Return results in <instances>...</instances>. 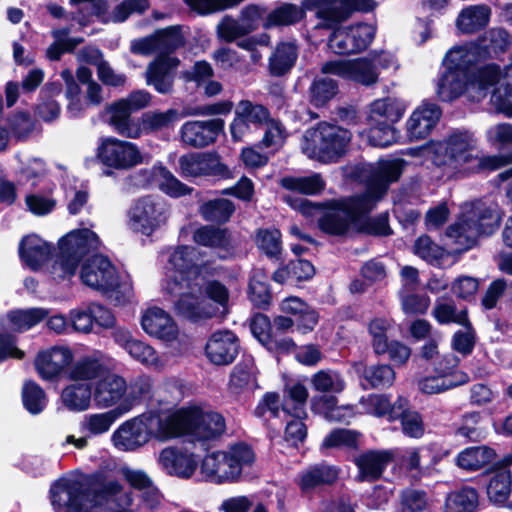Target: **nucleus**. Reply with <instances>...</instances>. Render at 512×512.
Masks as SVG:
<instances>
[{
  "mask_svg": "<svg viewBox=\"0 0 512 512\" xmlns=\"http://www.w3.org/2000/svg\"><path fill=\"white\" fill-rule=\"evenodd\" d=\"M404 161L402 159L379 160L374 164H362L355 168L358 176L366 181V189L325 203H314L307 199H292L286 202L306 217L319 216L318 227L328 235L344 236L363 228V220L386 194L389 185L399 179Z\"/></svg>",
  "mask_w": 512,
  "mask_h": 512,
  "instance_id": "nucleus-1",
  "label": "nucleus"
},
{
  "mask_svg": "<svg viewBox=\"0 0 512 512\" xmlns=\"http://www.w3.org/2000/svg\"><path fill=\"white\" fill-rule=\"evenodd\" d=\"M201 253L194 246H178L168 259L163 290L177 298L176 311L183 317L199 321L215 314L211 305L202 297L207 267L200 261Z\"/></svg>",
  "mask_w": 512,
  "mask_h": 512,
  "instance_id": "nucleus-2",
  "label": "nucleus"
},
{
  "mask_svg": "<svg viewBox=\"0 0 512 512\" xmlns=\"http://www.w3.org/2000/svg\"><path fill=\"white\" fill-rule=\"evenodd\" d=\"M50 498L57 512H89L102 502L114 503L115 512H130L132 504L131 494L102 473L61 478L52 485Z\"/></svg>",
  "mask_w": 512,
  "mask_h": 512,
  "instance_id": "nucleus-3",
  "label": "nucleus"
},
{
  "mask_svg": "<svg viewBox=\"0 0 512 512\" xmlns=\"http://www.w3.org/2000/svg\"><path fill=\"white\" fill-rule=\"evenodd\" d=\"M426 149L432 163L449 176H465L483 168L496 169L500 166L497 157L481 155L478 139L465 129H454L441 139L431 140Z\"/></svg>",
  "mask_w": 512,
  "mask_h": 512,
  "instance_id": "nucleus-4",
  "label": "nucleus"
},
{
  "mask_svg": "<svg viewBox=\"0 0 512 512\" xmlns=\"http://www.w3.org/2000/svg\"><path fill=\"white\" fill-rule=\"evenodd\" d=\"M500 221L496 207L481 201L466 203L457 220L445 230L446 245L455 253L466 252L475 247L481 237L493 234Z\"/></svg>",
  "mask_w": 512,
  "mask_h": 512,
  "instance_id": "nucleus-5",
  "label": "nucleus"
},
{
  "mask_svg": "<svg viewBox=\"0 0 512 512\" xmlns=\"http://www.w3.org/2000/svg\"><path fill=\"white\" fill-rule=\"evenodd\" d=\"M167 414L171 440L186 437L194 444L205 445L226 431V422L220 413L197 405L167 409Z\"/></svg>",
  "mask_w": 512,
  "mask_h": 512,
  "instance_id": "nucleus-6",
  "label": "nucleus"
},
{
  "mask_svg": "<svg viewBox=\"0 0 512 512\" xmlns=\"http://www.w3.org/2000/svg\"><path fill=\"white\" fill-rule=\"evenodd\" d=\"M168 414L165 409H151L123 422L112 434L113 446L123 452H133L145 446L152 438L159 442L171 441Z\"/></svg>",
  "mask_w": 512,
  "mask_h": 512,
  "instance_id": "nucleus-7",
  "label": "nucleus"
},
{
  "mask_svg": "<svg viewBox=\"0 0 512 512\" xmlns=\"http://www.w3.org/2000/svg\"><path fill=\"white\" fill-rule=\"evenodd\" d=\"M500 67L486 64L473 73L446 67L437 87L442 101H452L466 93L472 101H480L487 96L492 86L499 80Z\"/></svg>",
  "mask_w": 512,
  "mask_h": 512,
  "instance_id": "nucleus-8",
  "label": "nucleus"
},
{
  "mask_svg": "<svg viewBox=\"0 0 512 512\" xmlns=\"http://www.w3.org/2000/svg\"><path fill=\"white\" fill-rule=\"evenodd\" d=\"M351 138L349 130L322 122L304 132L301 150L310 159L322 163L336 162L346 153Z\"/></svg>",
  "mask_w": 512,
  "mask_h": 512,
  "instance_id": "nucleus-9",
  "label": "nucleus"
},
{
  "mask_svg": "<svg viewBox=\"0 0 512 512\" xmlns=\"http://www.w3.org/2000/svg\"><path fill=\"white\" fill-rule=\"evenodd\" d=\"M99 246V237L88 228L67 233L58 242L59 252L50 269L53 279L64 280L74 276L83 257Z\"/></svg>",
  "mask_w": 512,
  "mask_h": 512,
  "instance_id": "nucleus-10",
  "label": "nucleus"
},
{
  "mask_svg": "<svg viewBox=\"0 0 512 512\" xmlns=\"http://www.w3.org/2000/svg\"><path fill=\"white\" fill-rule=\"evenodd\" d=\"M151 95L145 90H137L126 98L115 101L108 106L109 124L122 137L137 139L142 135L140 120L133 119L131 114L149 105Z\"/></svg>",
  "mask_w": 512,
  "mask_h": 512,
  "instance_id": "nucleus-11",
  "label": "nucleus"
},
{
  "mask_svg": "<svg viewBox=\"0 0 512 512\" xmlns=\"http://www.w3.org/2000/svg\"><path fill=\"white\" fill-rule=\"evenodd\" d=\"M233 103L228 100L198 107H186L181 112L176 109L149 111L142 115L140 124L143 132H154L172 127L181 118L188 116H215L228 114Z\"/></svg>",
  "mask_w": 512,
  "mask_h": 512,
  "instance_id": "nucleus-12",
  "label": "nucleus"
},
{
  "mask_svg": "<svg viewBox=\"0 0 512 512\" xmlns=\"http://www.w3.org/2000/svg\"><path fill=\"white\" fill-rule=\"evenodd\" d=\"M96 157L102 165L115 170H129L145 162L144 154L135 143L113 136L99 139Z\"/></svg>",
  "mask_w": 512,
  "mask_h": 512,
  "instance_id": "nucleus-13",
  "label": "nucleus"
},
{
  "mask_svg": "<svg viewBox=\"0 0 512 512\" xmlns=\"http://www.w3.org/2000/svg\"><path fill=\"white\" fill-rule=\"evenodd\" d=\"M170 209L163 201L152 197L139 199L128 212V226L145 236L152 235L166 225Z\"/></svg>",
  "mask_w": 512,
  "mask_h": 512,
  "instance_id": "nucleus-14",
  "label": "nucleus"
},
{
  "mask_svg": "<svg viewBox=\"0 0 512 512\" xmlns=\"http://www.w3.org/2000/svg\"><path fill=\"white\" fill-rule=\"evenodd\" d=\"M305 9H316L320 22L317 27L333 28L346 20L353 9L368 11L374 8L373 0H305Z\"/></svg>",
  "mask_w": 512,
  "mask_h": 512,
  "instance_id": "nucleus-15",
  "label": "nucleus"
},
{
  "mask_svg": "<svg viewBox=\"0 0 512 512\" xmlns=\"http://www.w3.org/2000/svg\"><path fill=\"white\" fill-rule=\"evenodd\" d=\"M80 279L86 286L103 294L116 293L120 287L116 268L102 255L93 256L83 264Z\"/></svg>",
  "mask_w": 512,
  "mask_h": 512,
  "instance_id": "nucleus-16",
  "label": "nucleus"
},
{
  "mask_svg": "<svg viewBox=\"0 0 512 512\" xmlns=\"http://www.w3.org/2000/svg\"><path fill=\"white\" fill-rule=\"evenodd\" d=\"M184 44V36L179 26L159 29L153 34L131 42V52L149 56L171 57L170 54Z\"/></svg>",
  "mask_w": 512,
  "mask_h": 512,
  "instance_id": "nucleus-17",
  "label": "nucleus"
},
{
  "mask_svg": "<svg viewBox=\"0 0 512 512\" xmlns=\"http://www.w3.org/2000/svg\"><path fill=\"white\" fill-rule=\"evenodd\" d=\"M131 409L132 404L126 402L119 404L118 407L113 410L87 414L80 422V430L85 436L76 438L73 435H68L65 442L74 445L78 449H83L87 446L89 437L100 436L107 433L113 423Z\"/></svg>",
  "mask_w": 512,
  "mask_h": 512,
  "instance_id": "nucleus-18",
  "label": "nucleus"
},
{
  "mask_svg": "<svg viewBox=\"0 0 512 512\" xmlns=\"http://www.w3.org/2000/svg\"><path fill=\"white\" fill-rule=\"evenodd\" d=\"M270 117V111L266 106L250 100L239 101L230 124L232 139L243 141L253 132V128L259 129L265 122L269 121Z\"/></svg>",
  "mask_w": 512,
  "mask_h": 512,
  "instance_id": "nucleus-19",
  "label": "nucleus"
},
{
  "mask_svg": "<svg viewBox=\"0 0 512 512\" xmlns=\"http://www.w3.org/2000/svg\"><path fill=\"white\" fill-rule=\"evenodd\" d=\"M321 72L353 80L365 86L373 85L378 81L376 64L370 58L328 61L322 65Z\"/></svg>",
  "mask_w": 512,
  "mask_h": 512,
  "instance_id": "nucleus-20",
  "label": "nucleus"
},
{
  "mask_svg": "<svg viewBox=\"0 0 512 512\" xmlns=\"http://www.w3.org/2000/svg\"><path fill=\"white\" fill-rule=\"evenodd\" d=\"M157 463L164 473L181 479L191 478L198 467L197 456L176 445L163 448L157 456Z\"/></svg>",
  "mask_w": 512,
  "mask_h": 512,
  "instance_id": "nucleus-21",
  "label": "nucleus"
},
{
  "mask_svg": "<svg viewBox=\"0 0 512 512\" xmlns=\"http://www.w3.org/2000/svg\"><path fill=\"white\" fill-rule=\"evenodd\" d=\"M438 105L423 102L414 109L405 123L406 136L410 141L425 139L433 131L441 118Z\"/></svg>",
  "mask_w": 512,
  "mask_h": 512,
  "instance_id": "nucleus-22",
  "label": "nucleus"
},
{
  "mask_svg": "<svg viewBox=\"0 0 512 512\" xmlns=\"http://www.w3.org/2000/svg\"><path fill=\"white\" fill-rule=\"evenodd\" d=\"M223 128L222 119L187 121L180 128L181 140L187 146L203 148L215 142Z\"/></svg>",
  "mask_w": 512,
  "mask_h": 512,
  "instance_id": "nucleus-23",
  "label": "nucleus"
},
{
  "mask_svg": "<svg viewBox=\"0 0 512 512\" xmlns=\"http://www.w3.org/2000/svg\"><path fill=\"white\" fill-rule=\"evenodd\" d=\"M142 329L149 336L165 343H173L178 339L179 329L174 319L159 307H150L142 314Z\"/></svg>",
  "mask_w": 512,
  "mask_h": 512,
  "instance_id": "nucleus-24",
  "label": "nucleus"
},
{
  "mask_svg": "<svg viewBox=\"0 0 512 512\" xmlns=\"http://www.w3.org/2000/svg\"><path fill=\"white\" fill-rule=\"evenodd\" d=\"M137 177L141 178L138 183L142 186L155 184L158 188L170 197H181L191 192V188L179 181L166 167L156 164L151 168L138 171Z\"/></svg>",
  "mask_w": 512,
  "mask_h": 512,
  "instance_id": "nucleus-25",
  "label": "nucleus"
},
{
  "mask_svg": "<svg viewBox=\"0 0 512 512\" xmlns=\"http://www.w3.org/2000/svg\"><path fill=\"white\" fill-rule=\"evenodd\" d=\"M238 341L229 330L214 332L208 339L205 353L215 365H227L233 362L238 354Z\"/></svg>",
  "mask_w": 512,
  "mask_h": 512,
  "instance_id": "nucleus-26",
  "label": "nucleus"
},
{
  "mask_svg": "<svg viewBox=\"0 0 512 512\" xmlns=\"http://www.w3.org/2000/svg\"><path fill=\"white\" fill-rule=\"evenodd\" d=\"M178 65L179 60L176 57L157 56L147 67L146 83L153 86L158 93H170L173 88V72Z\"/></svg>",
  "mask_w": 512,
  "mask_h": 512,
  "instance_id": "nucleus-27",
  "label": "nucleus"
},
{
  "mask_svg": "<svg viewBox=\"0 0 512 512\" xmlns=\"http://www.w3.org/2000/svg\"><path fill=\"white\" fill-rule=\"evenodd\" d=\"M73 354L68 347L55 346L40 352L35 359V367L45 380L57 377L72 361Z\"/></svg>",
  "mask_w": 512,
  "mask_h": 512,
  "instance_id": "nucleus-28",
  "label": "nucleus"
},
{
  "mask_svg": "<svg viewBox=\"0 0 512 512\" xmlns=\"http://www.w3.org/2000/svg\"><path fill=\"white\" fill-rule=\"evenodd\" d=\"M127 383L116 374H105L97 381L93 390V399L98 408H109L119 403L127 393Z\"/></svg>",
  "mask_w": 512,
  "mask_h": 512,
  "instance_id": "nucleus-29",
  "label": "nucleus"
},
{
  "mask_svg": "<svg viewBox=\"0 0 512 512\" xmlns=\"http://www.w3.org/2000/svg\"><path fill=\"white\" fill-rule=\"evenodd\" d=\"M108 371L106 358L100 353H95L76 360L68 368L67 377L75 382L88 383L92 380H100Z\"/></svg>",
  "mask_w": 512,
  "mask_h": 512,
  "instance_id": "nucleus-30",
  "label": "nucleus"
},
{
  "mask_svg": "<svg viewBox=\"0 0 512 512\" xmlns=\"http://www.w3.org/2000/svg\"><path fill=\"white\" fill-rule=\"evenodd\" d=\"M200 471L207 481L215 484L237 482L232 466L223 450L205 455L200 465Z\"/></svg>",
  "mask_w": 512,
  "mask_h": 512,
  "instance_id": "nucleus-31",
  "label": "nucleus"
},
{
  "mask_svg": "<svg viewBox=\"0 0 512 512\" xmlns=\"http://www.w3.org/2000/svg\"><path fill=\"white\" fill-rule=\"evenodd\" d=\"M392 460L390 451H368L355 457L358 468V481H374L381 477L383 471Z\"/></svg>",
  "mask_w": 512,
  "mask_h": 512,
  "instance_id": "nucleus-32",
  "label": "nucleus"
},
{
  "mask_svg": "<svg viewBox=\"0 0 512 512\" xmlns=\"http://www.w3.org/2000/svg\"><path fill=\"white\" fill-rule=\"evenodd\" d=\"M407 104L398 98L385 97L373 101L370 105L368 122L381 125L383 123L394 125L404 115Z\"/></svg>",
  "mask_w": 512,
  "mask_h": 512,
  "instance_id": "nucleus-33",
  "label": "nucleus"
},
{
  "mask_svg": "<svg viewBox=\"0 0 512 512\" xmlns=\"http://www.w3.org/2000/svg\"><path fill=\"white\" fill-rule=\"evenodd\" d=\"M491 15V8L486 4L468 5L459 12L455 25L462 34H475L489 24Z\"/></svg>",
  "mask_w": 512,
  "mask_h": 512,
  "instance_id": "nucleus-34",
  "label": "nucleus"
},
{
  "mask_svg": "<svg viewBox=\"0 0 512 512\" xmlns=\"http://www.w3.org/2000/svg\"><path fill=\"white\" fill-rule=\"evenodd\" d=\"M51 253L52 246L35 234L24 237L19 244L20 258L32 270L39 269Z\"/></svg>",
  "mask_w": 512,
  "mask_h": 512,
  "instance_id": "nucleus-35",
  "label": "nucleus"
},
{
  "mask_svg": "<svg viewBox=\"0 0 512 512\" xmlns=\"http://www.w3.org/2000/svg\"><path fill=\"white\" fill-rule=\"evenodd\" d=\"M180 173L183 177H199L218 172V159L207 153H191L179 158Z\"/></svg>",
  "mask_w": 512,
  "mask_h": 512,
  "instance_id": "nucleus-36",
  "label": "nucleus"
},
{
  "mask_svg": "<svg viewBox=\"0 0 512 512\" xmlns=\"http://www.w3.org/2000/svg\"><path fill=\"white\" fill-rule=\"evenodd\" d=\"M481 53V48L475 41L454 46L446 53L444 65L445 67L470 73L471 67L481 59H484Z\"/></svg>",
  "mask_w": 512,
  "mask_h": 512,
  "instance_id": "nucleus-37",
  "label": "nucleus"
},
{
  "mask_svg": "<svg viewBox=\"0 0 512 512\" xmlns=\"http://www.w3.org/2000/svg\"><path fill=\"white\" fill-rule=\"evenodd\" d=\"M193 241L198 245L218 249L220 257L228 256L232 249L231 236L226 229L210 225L202 226L193 233Z\"/></svg>",
  "mask_w": 512,
  "mask_h": 512,
  "instance_id": "nucleus-38",
  "label": "nucleus"
},
{
  "mask_svg": "<svg viewBox=\"0 0 512 512\" xmlns=\"http://www.w3.org/2000/svg\"><path fill=\"white\" fill-rule=\"evenodd\" d=\"M401 403H404L402 397L391 403L390 399L382 394H371L360 400V405L365 413L375 417H386L389 421L397 420V413L401 412Z\"/></svg>",
  "mask_w": 512,
  "mask_h": 512,
  "instance_id": "nucleus-39",
  "label": "nucleus"
},
{
  "mask_svg": "<svg viewBox=\"0 0 512 512\" xmlns=\"http://www.w3.org/2000/svg\"><path fill=\"white\" fill-rule=\"evenodd\" d=\"M496 452L493 448L480 445L463 449L456 458V464L466 471H477L494 462Z\"/></svg>",
  "mask_w": 512,
  "mask_h": 512,
  "instance_id": "nucleus-40",
  "label": "nucleus"
},
{
  "mask_svg": "<svg viewBox=\"0 0 512 512\" xmlns=\"http://www.w3.org/2000/svg\"><path fill=\"white\" fill-rule=\"evenodd\" d=\"M298 47L294 42L279 43L269 57V72L273 76H283L295 65Z\"/></svg>",
  "mask_w": 512,
  "mask_h": 512,
  "instance_id": "nucleus-41",
  "label": "nucleus"
},
{
  "mask_svg": "<svg viewBox=\"0 0 512 512\" xmlns=\"http://www.w3.org/2000/svg\"><path fill=\"white\" fill-rule=\"evenodd\" d=\"M257 387L255 367L251 360L238 363L230 376L229 391L235 396L252 392Z\"/></svg>",
  "mask_w": 512,
  "mask_h": 512,
  "instance_id": "nucleus-42",
  "label": "nucleus"
},
{
  "mask_svg": "<svg viewBox=\"0 0 512 512\" xmlns=\"http://www.w3.org/2000/svg\"><path fill=\"white\" fill-rule=\"evenodd\" d=\"M92 387L89 383H72L61 392V401L72 412H83L90 407Z\"/></svg>",
  "mask_w": 512,
  "mask_h": 512,
  "instance_id": "nucleus-43",
  "label": "nucleus"
},
{
  "mask_svg": "<svg viewBox=\"0 0 512 512\" xmlns=\"http://www.w3.org/2000/svg\"><path fill=\"white\" fill-rule=\"evenodd\" d=\"M312 410L329 421L349 422L354 416L351 406H337L334 396L314 397L311 402Z\"/></svg>",
  "mask_w": 512,
  "mask_h": 512,
  "instance_id": "nucleus-44",
  "label": "nucleus"
},
{
  "mask_svg": "<svg viewBox=\"0 0 512 512\" xmlns=\"http://www.w3.org/2000/svg\"><path fill=\"white\" fill-rule=\"evenodd\" d=\"M453 378L454 379L442 373H437V375L434 376H426L419 380L418 388L424 394H438L466 384L469 381V376L462 371L456 372Z\"/></svg>",
  "mask_w": 512,
  "mask_h": 512,
  "instance_id": "nucleus-45",
  "label": "nucleus"
},
{
  "mask_svg": "<svg viewBox=\"0 0 512 512\" xmlns=\"http://www.w3.org/2000/svg\"><path fill=\"white\" fill-rule=\"evenodd\" d=\"M337 478L336 467L326 464L314 465L301 472L299 486L303 491H309L320 485L332 484Z\"/></svg>",
  "mask_w": 512,
  "mask_h": 512,
  "instance_id": "nucleus-46",
  "label": "nucleus"
},
{
  "mask_svg": "<svg viewBox=\"0 0 512 512\" xmlns=\"http://www.w3.org/2000/svg\"><path fill=\"white\" fill-rule=\"evenodd\" d=\"M478 493L475 488L462 487L449 493L445 499L443 512H476Z\"/></svg>",
  "mask_w": 512,
  "mask_h": 512,
  "instance_id": "nucleus-47",
  "label": "nucleus"
},
{
  "mask_svg": "<svg viewBox=\"0 0 512 512\" xmlns=\"http://www.w3.org/2000/svg\"><path fill=\"white\" fill-rule=\"evenodd\" d=\"M223 451L228 458L236 480L238 481L244 470L250 468L254 463L255 453L249 445L243 442L230 445Z\"/></svg>",
  "mask_w": 512,
  "mask_h": 512,
  "instance_id": "nucleus-48",
  "label": "nucleus"
},
{
  "mask_svg": "<svg viewBox=\"0 0 512 512\" xmlns=\"http://www.w3.org/2000/svg\"><path fill=\"white\" fill-rule=\"evenodd\" d=\"M48 314L44 308L17 309L8 312L7 319L14 331L24 332L39 324Z\"/></svg>",
  "mask_w": 512,
  "mask_h": 512,
  "instance_id": "nucleus-49",
  "label": "nucleus"
},
{
  "mask_svg": "<svg viewBox=\"0 0 512 512\" xmlns=\"http://www.w3.org/2000/svg\"><path fill=\"white\" fill-rule=\"evenodd\" d=\"M354 367L356 372L361 374L372 388L390 386L395 380L394 370L386 364L366 367L363 363L359 362Z\"/></svg>",
  "mask_w": 512,
  "mask_h": 512,
  "instance_id": "nucleus-50",
  "label": "nucleus"
},
{
  "mask_svg": "<svg viewBox=\"0 0 512 512\" xmlns=\"http://www.w3.org/2000/svg\"><path fill=\"white\" fill-rule=\"evenodd\" d=\"M305 15L304 9L295 4H282L273 9L266 17L265 28L290 26L298 23Z\"/></svg>",
  "mask_w": 512,
  "mask_h": 512,
  "instance_id": "nucleus-51",
  "label": "nucleus"
},
{
  "mask_svg": "<svg viewBox=\"0 0 512 512\" xmlns=\"http://www.w3.org/2000/svg\"><path fill=\"white\" fill-rule=\"evenodd\" d=\"M308 398L306 387L300 383L287 386L286 396L282 403L284 413L294 418H303L306 415L305 405Z\"/></svg>",
  "mask_w": 512,
  "mask_h": 512,
  "instance_id": "nucleus-52",
  "label": "nucleus"
},
{
  "mask_svg": "<svg viewBox=\"0 0 512 512\" xmlns=\"http://www.w3.org/2000/svg\"><path fill=\"white\" fill-rule=\"evenodd\" d=\"M311 384L314 390L327 394L341 393L346 387L342 374L332 369L316 372L311 378Z\"/></svg>",
  "mask_w": 512,
  "mask_h": 512,
  "instance_id": "nucleus-53",
  "label": "nucleus"
},
{
  "mask_svg": "<svg viewBox=\"0 0 512 512\" xmlns=\"http://www.w3.org/2000/svg\"><path fill=\"white\" fill-rule=\"evenodd\" d=\"M512 489V475L507 470L496 472L487 486V495L491 502L503 505L508 500Z\"/></svg>",
  "mask_w": 512,
  "mask_h": 512,
  "instance_id": "nucleus-54",
  "label": "nucleus"
},
{
  "mask_svg": "<svg viewBox=\"0 0 512 512\" xmlns=\"http://www.w3.org/2000/svg\"><path fill=\"white\" fill-rule=\"evenodd\" d=\"M475 42L479 44L483 58H486L492 53L504 51L510 44V39L503 28L494 27L487 30Z\"/></svg>",
  "mask_w": 512,
  "mask_h": 512,
  "instance_id": "nucleus-55",
  "label": "nucleus"
},
{
  "mask_svg": "<svg viewBox=\"0 0 512 512\" xmlns=\"http://www.w3.org/2000/svg\"><path fill=\"white\" fill-rule=\"evenodd\" d=\"M393 323L387 317H375L368 324V332L371 337V344L376 354L382 355L388 351V333Z\"/></svg>",
  "mask_w": 512,
  "mask_h": 512,
  "instance_id": "nucleus-56",
  "label": "nucleus"
},
{
  "mask_svg": "<svg viewBox=\"0 0 512 512\" xmlns=\"http://www.w3.org/2000/svg\"><path fill=\"white\" fill-rule=\"evenodd\" d=\"M282 186L306 195H315L325 188V181L320 174L315 173L305 177H287L282 179Z\"/></svg>",
  "mask_w": 512,
  "mask_h": 512,
  "instance_id": "nucleus-57",
  "label": "nucleus"
},
{
  "mask_svg": "<svg viewBox=\"0 0 512 512\" xmlns=\"http://www.w3.org/2000/svg\"><path fill=\"white\" fill-rule=\"evenodd\" d=\"M400 413H397V419L401 421L403 433L411 438H421L424 434V423L421 415L414 410L409 409V402L404 398V403Z\"/></svg>",
  "mask_w": 512,
  "mask_h": 512,
  "instance_id": "nucleus-58",
  "label": "nucleus"
},
{
  "mask_svg": "<svg viewBox=\"0 0 512 512\" xmlns=\"http://www.w3.org/2000/svg\"><path fill=\"white\" fill-rule=\"evenodd\" d=\"M235 207L228 199H214L200 207V214L206 221L225 222L233 214Z\"/></svg>",
  "mask_w": 512,
  "mask_h": 512,
  "instance_id": "nucleus-59",
  "label": "nucleus"
},
{
  "mask_svg": "<svg viewBox=\"0 0 512 512\" xmlns=\"http://www.w3.org/2000/svg\"><path fill=\"white\" fill-rule=\"evenodd\" d=\"M126 352L136 361L154 369H160L164 366V362L158 356L155 349L147 343L135 339L127 347Z\"/></svg>",
  "mask_w": 512,
  "mask_h": 512,
  "instance_id": "nucleus-60",
  "label": "nucleus"
},
{
  "mask_svg": "<svg viewBox=\"0 0 512 512\" xmlns=\"http://www.w3.org/2000/svg\"><path fill=\"white\" fill-rule=\"evenodd\" d=\"M57 201L53 197L51 190L43 192H32L25 196V205L27 210L35 216H46L56 207Z\"/></svg>",
  "mask_w": 512,
  "mask_h": 512,
  "instance_id": "nucleus-61",
  "label": "nucleus"
},
{
  "mask_svg": "<svg viewBox=\"0 0 512 512\" xmlns=\"http://www.w3.org/2000/svg\"><path fill=\"white\" fill-rule=\"evenodd\" d=\"M263 126H265V131L260 145L272 149L274 152L278 151L284 145L288 136L286 128L279 120L271 117Z\"/></svg>",
  "mask_w": 512,
  "mask_h": 512,
  "instance_id": "nucleus-62",
  "label": "nucleus"
},
{
  "mask_svg": "<svg viewBox=\"0 0 512 512\" xmlns=\"http://www.w3.org/2000/svg\"><path fill=\"white\" fill-rule=\"evenodd\" d=\"M24 407L31 414L41 413L46 406V395L43 389L33 381H27L22 388Z\"/></svg>",
  "mask_w": 512,
  "mask_h": 512,
  "instance_id": "nucleus-63",
  "label": "nucleus"
},
{
  "mask_svg": "<svg viewBox=\"0 0 512 512\" xmlns=\"http://www.w3.org/2000/svg\"><path fill=\"white\" fill-rule=\"evenodd\" d=\"M505 82L500 70L499 80L492 86L495 88L491 95V101L500 112L512 117V79L510 84Z\"/></svg>",
  "mask_w": 512,
  "mask_h": 512,
  "instance_id": "nucleus-64",
  "label": "nucleus"
}]
</instances>
